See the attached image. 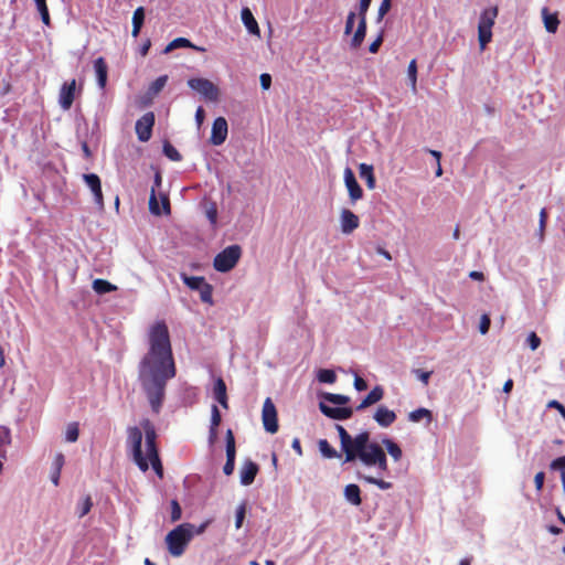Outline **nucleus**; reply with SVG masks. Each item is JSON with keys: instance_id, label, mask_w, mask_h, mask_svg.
Returning a JSON list of instances; mask_svg holds the SVG:
<instances>
[{"instance_id": "f257e3e1", "label": "nucleus", "mask_w": 565, "mask_h": 565, "mask_svg": "<svg viewBox=\"0 0 565 565\" xmlns=\"http://www.w3.org/2000/svg\"><path fill=\"white\" fill-rule=\"evenodd\" d=\"M149 350L138 366V379L150 404L151 411L159 414L166 397L169 380L177 374L170 334L163 321L156 322L149 330Z\"/></svg>"}, {"instance_id": "f03ea898", "label": "nucleus", "mask_w": 565, "mask_h": 565, "mask_svg": "<svg viewBox=\"0 0 565 565\" xmlns=\"http://www.w3.org/2000/svg\"><path fill=\"white\" fill-rule=\"evenodd\" d=\"M341 449L345 455L344 462L359 460L366 468H375L380 473L388 470L384 449L377 443L370 441V433L362 431L352 437L343 426L337 425Z\"/></svg>"}, {"instance_id": "7ed1b4c3", "label": "nucleus", "mask_w": 565, "mask_h": 565, "mask_svg": "<svg viewBox=\"0 0 565 565\" xmlns=\"http://www.w3.org/2000/svg\"><path fill=\"white\" fill-rule=\"evenodd\" d=\"M139 427H129L127 430V444L131 448L132 458L138 468L146 472L149 463L159 478L163 477V467L159 457L156 439L157 431L150 419L145 418Z\"/></svg>"}, {"instance_id": "20e7f679", "label": "nucleus", "mask_w": 565, "mask_h": 565, "mask_svg": "<svg viewBox=\"0 0 565 565\" xmlns=\"http://www.w3.org/2000/svg\"><path fill=\"white\" fill-rule=\"evenodd\" d=\"M193 524L182 523L167 534L166 544L172 556L180 557L185 552L193 537Z\"/></svg>"}, {"instance_id": "39448f33", "label": "nucleus", "mask_w": 565, "mask_h": 565, "mask_svg": "<svg viewBox=\"0 0 565 565\" xmlns=\"http://www.w3.org/2000/svg\"><path fill=\"white\" fill-rule=\"evenodd\" d=\"M241 255L242 248L239 245L227 246L214 257L213 266L220 273H227L236 266Z\"/></svg>"}, {"instance_id": "423d86ee", "label": "nucleus", "mask_w": 565, "mask_h": 565, "mask_svg": "<svg viewBox=\"0 0 565 565\" xmlns=\"http://www.w3.org/2000/svg\"><path fill=\"white\" fill-rule=\"evenodd\" d=\"M498 15V8H490L482 11L478 24V40L481 50H484L487 44L492 39V26L494 25Z\"/></svg>"}, {"instance_id": "0eeeda50", "label": "nucleus", "mask_w": 565, "mask_h": 565, "mask_svg": "<svg viewBox=\"0 0 565 565\" xmlns=\"http://www.w3.org/2000/svg\"><path fill=\"white\" fill-rule=\"evenodd\" d=\"M188 85L193 90L201 94L209 102H217L220 99V89L210 79L190 78Z\"/></svg>"}, {"instance_id": "6e6552de", "label": "nucleus", "mask_w": 565, "mask_h": 565, "mask_svg": "<svg viewBox=\"0 0 565 565\" xmlns=\"http://www.w3.org/2000/svg\"><path fill=\"white\" fill-rule=\"evenodd\" d=\"M263 425L266 431L275 434L278 430L277 409L271 398L267 397L262 411Z\"/></svg>"}, {"instance_id": "1a4fd4ad", "label": "nucleus", "mask_w": 565, "mask_h": 565, "mask_svg": "<svg viewBox=\"0 0 565 565\" xmlns=\"http://www.w3.org/2000/svg\"><path fill=\"white\" fill-rule=\"evenodd\" d=\"M154 125V115L152 111L146 113L136 122V134L138 139L142 142L148 141L152 135V127Z\"/></svg>"}, {"instance_id": "9d476101", "label": "nucleus", "mask_w": 565, "mask_h": 565, "mask_svg": "<svg viewBox=\"0 0 565 565\" xmlns=\"http://www.w3.org/2000/svg\"><path fill=\"white\" fill-rule=\"evenodd\" d=\"M228 134V125L224 117H217L212 125L210 142L213 146H220L225 142Z\"/></svg>"}, {"instance_id": "9b49d317", "label": "nucleus", "mask_w": 565, "mask_h": 565, "mask_svg": "<svg viewBox=\"0 0 565 565\" xmlns=\"http://www.w3.org/2000/svg\"><path fill=\"white\" fill-rule=\"evenodd\" d=\"M76 95V79L65 82L58 94V104L64 110L71 109Z\"/></svg>"}, {"instance_id": "f8f14e48", "label": "nucleus", "mask_w": 565, "mask_h": 565, "mask_svg": "<svg viewBox=\"0 0 565 565\" xmlns=\"http://www.w3.org/2000/svg\"><path fill=\"white\" fill-rule=\"evenodd\" d=\"M83 179L87 186L90 189L94 195V201L99 209H104V198L102 191L100 178L95 173H87L83 175Z\"/></svg>"}, {"instance_id": "ddd939ff", "label": "nucleus", "mask_w": 565, "mask_h": 565, "mask_svg": "<svg viewBox=\"0 0 565 565\" xmlns=\"http://www.w3.org/2000/svg\"><path fill=\"white\" fill-rule=\"evenodd\" d=\"M319 409L324 416L337 420H344L353 415L351 407H331L323 402L319 403Z\"/></svg>"}, {"instance_id": "4468645a", "label": "nucleus", "mask_w": 565, "mask_h": 565, "mask_svg": "<svg viewBox=\"0 0 565 565\" xmlns=\"http://www.w3.org/2000/svg\"><path fill=\"white\" fill-rule=\"evenodd\" d=\"M344 183L349 192L351 201L354 203L363 198V190L358 183L353 171L350 168L344 170Z\"/></svg>"}, {"instance_id": "2eb2a0df", "label": "nucleus", "mask_w": 565, "mask_h": 565, "mask_svg": "<svg viewBox=\"0 0 565 565\" xmlns=\"http://www.w3.org/2000/svg\"><path fill=\"white\" fill-rule=\"evenodd\" d=\"M340 224L343 234H351L360 226V220L352 211L343 209L340 214Z\"/></svg>"}, {"instance_id": "dca6fc26", "label": "nucleus", "mask_w": 565, "mask_h": 565, "mask_svg": "<svg viewBox=\"0 0 565 565\" xmlns=\"http://www.w3.org/2000/svg\"><path fill=\"white\" fill-rule=\"evenodd\" d=\"M373 418L381 427H388L396 420V414L394 411L381 405L374 413Z\"/></svg>"}, {"instance_id": "f3484780", "label": "nucleus", "mask_w": 565, "mask_h": 565, "mask_svg": "<svg viewBox=\"0 0 565 565\" xmlns=\"http://www.w3.org/2000/svg\"><path fill=\"white\" fill-rule=\"evenodd\" d=\"M384 397V388L381 385L374 386L371 392L355 407L356 412L363 411L373 404H376Z\"/></svg>"}, {"instance_id": "a211bd4d", "label": "nucleus", "mask_w": 565, "mask_h": 565, "mask_svg": "<svg viewBox=\"0 0 565 565\" xmlns=\"http://www.w3.org/2000/svg\"><path fill=\"white\" fill-rule=\"evenodd\" d=\"M258 465L252 460H247L244 462L241 469V483L243 486H249L254 482L257 473H258Z\"/></svg>"}, {"instance_id": "6ab92c4d", "label": "nucleus", "mask_w": 565, "mask_h": 565, "mask_svg": "<svg viewBox=\"0 0 565 565\" xmlns=\"http://www.w3.org/2000/svg\"><path fill=\"white\" fill-rule=\"evenodd\" d=\"M214 398L221 404V406L225 409L228 408V397L226 391V384L222 377H217L214 382L213 387Z\"/></svg>"}, {"instance_id": "aec40b11", "label": "nucleus", "mask_w": 565, "mask_h": 565, "mask_svg": "<svg viewBox=\"0 0 565 565\" xmlns=\"http://www.w3.org/2000/svg\"><path fill=\"white\" fill-rule=\"evenodd\" d=\"M359 17V24L358 28L351 39V47L352 49H359L366 35V15H358Z\"/></svg>"}, {"instance_id": "412c9836", "label": "nucleus", "mask_w": 565, "mask_h": 565, "mask_svg": "<svg viewBox=\"0 0 565 565\" xmlns=\"http://www.w3.org/2000/svg\"><path fill=\"white\" fill-rule=\"evenodd\" d=\"M241 17H242V21H243L244 25L246 26V29L248 30L249 33H252L254 35L260 34L258 23L255 20L252 11L248 8L242 9Z\"/></svg>"}, {"instance_id": "4be33fe9", "label": "nucleus", "mask_w": 565, "mask_h": 565, "mask_svg": "<svg viewBox=\"0 0 565 565\" xmlns=\"http://www.w3.org/2000/svg\"><path fill=\"white\" fill-rule=\"evenodd\" d=\"M180 47H189V49H193L198 52H205V49L202 47V46H196L195 44H193L191 41H189L188 39L185 38H177L174 40H172L164 49V53H170L172 52L173 50L175 49H180Z\"/></svg>"}, {"instance_id": "5701e85b", "label": "nucleus", "mask_w": 565, "mask_h": 565, "mask_svg": "<svg viewBox=\"0 0 565 565\" xmlns=\"http://www.w3.org/2000/svg\"><path fill=\"white\" fill-rule=\"evenodd\" d=\"M94 67L97 76L98 86L103 89L107 83L108 67L104 57H98L94 62Z\"/></svg>"}, {"instance_id": "b1692460", "label": "nucleus", "mask_w": 565, "mask_h": 565, "mask_svg": "<svg viewBox=\"0 0 565 565\" xmlns=\"http://www.w3.org/2000/svg\"><path fill=\"white\" fill-rule=\"evenodd\" d=\"M344 498L351 504L359 507L362 503L360 487L354 483L345 486Z\"/></svg>"}, {"instance_id": "393cba45", "label": "nucleus", "mask_w": 565, "mask_h": 565, "mask_svg": "<svg viewBox=\"0 0 565 565\" xmlns=\"http://www.w3.org/2000/svg\"><path fill=\"white\" fill-rule=\"evenodd\" d=\"M161 185V174L160 172H157L154 174V185L151 189L150 198H149V210L154 215H160L161 210L159 207L157 195H156V188H159Z\"/></svg>"}, {"instance_id": "a878e982", "label": "nucleus", "mask_w": 565, "mask_h": 565, "mask_svg": "<svg viewBox=\"0 0 565 565\" xmlns=\"http://www.w3.org/2000/svg\"><path fill=\"white\" fill-rule=\"evenodd\" d=\"M360 170V177L365 180L366 186L370 190H373L375 188V177L373 172V167L366 163H361L359 167Z\"/></svg>"}, {"instance_id": "bb28decb", "label": "nucleus", "mask_w": 565, "mask_h": 565, "mask_svg": "<svg viewBox=\"0 0 565 565\" xmlns=\"http://www.w3.org/2000/svg\"><path fill=\"white\" fill-rule=\"evenodd\" d=\"M11 444V430L7 426H0V459L7 458V447Z\"/></svg>"}, {"instance_id": "cd10ccee", "label": "nucleus", "mask_w": 565, "mask_h": 565, "mask_svg": "<svg viewBox=\"0 0 565 565\" xmlns=\"http://www.w3.org/2000/svg\"><path fill=\"white\" fill-rule=\"evenodd\" d=\"M143 22H145V9L142 7H139L135 10L134 15H132L131 34L134 38H137L139 35Z\"/></svg>"}, {"instance_id": "c85d7f7f", "label": "nucleus", "mask_w": 565, "mask_h": 565, "mask_svg": "<svg viewBox=\"0 0 565 565\" xmlns=\"http://www.w3.org/2000/svg\"><path fill=\"white\" fill-rule=\"evenodd\" d=\"M93 290L98 295H104L117 290V286L113 285L108 280L97 278L93 281Z\"/></svg>"}, {"instance_id": "c756f323", "label": "nucleus", "mask_w": 565, "mask_h": 565, "mask_svg": "<svg viewBox=\"0 0 565 565\" xmlns=\"http://www.w3.org/2000/svg\"><path fill=\"white\" fill-rule=\"evenodd\" d=\"M356 477L360 480H364L370 484H374L379 487L381 490H388L393 487L392 482L385 481L381 478H375L372 476L362 475L360 471L356 472Z\"/></svg>"}, {"instance_id": "7c9ffc66", "label": "nucleus", "mask_w": 565, "mask_h": 565, "mask_svg": "<svg viewBox=\"0 0 565 565\" xmlns=\"http://www.w3.org/2000/svg\"><path fill=\"white\" fill-rule=\"evenodd\" d=\"M226 441V460L235 461L236 457V446H235V437L232 429H227L225 435Z\"/></svg>"}, {"instance_id": "2f4dec72", "label": "nucleus", "mask_w": 565, "mask_h": 565, "mask_svg": "<svg viewBox=\"0 0 565 565\" xmlns=\"http://www.w3.org/2000/svg\"><path fill=\"white\" fill-rule=\"evenodd\" d=\"M383 445L385 446L387 452L392 456L395 461L401 460L403 452L401 447L392 439L385 438L383 439Z\"/></svg>"}, {"instance_id": "473e14b6", "label": "nucleus", "mask_w": 565, "mask_h": 565, "mask_svg": "<svg viewBox=\"0 0 565 565\" xmlns=\"http://www.w3.org/2000/svg\"><path fill=\"white\" fill-rule=\"evenodd\" d=\"M544 14V26L547 32L555 33L557 31L559 20L557 18V14H548L547 10H543Z\"/></svg>"}, {"instance_id": "72a5a7b5", "label": "nucleus", "mask_w": 565, "mask_h": 565, "mask_svg": "<svg viewBox=\"0 0 565 565\" xmlns=\"http://www.w3.org/2000/svg\"><path fill=\"white\" fill-rule=\"evenodd\" d=\"M181 278L183 282L192 290H198L206 282L204 277L199 276H186L185 274H182Z\"/></svg>"}, {"instance_id": "f704fd0d", "label": "nucleus", "mask_w": 565, "mask_h": 565, "mask_svg": "<svg viewBox=\"0 0 565 565\" xmlns=\"http://www.w3.org/2000/svg\"><path fill=\"white\" fill-rule=\"evenodd\" d=\"M407 75L409 86L412 90L415 93L417 90V61L415 58H413L408 64Z\"/></svg>"}, {"instance_id": "c9c22d12", "label": "nucleus", "mask_w": 565, "mask_h": 565, "mask_svg": "<svg viewBox=\"0 0 565 565\" xmlns=\"http://www.w3.org/2000/svg\"><path fill=\"white\" fill-rule=\"evenodd\" d=\"M319 450L326 458L332 459L339 457L338 451L328 443L327 439H320L318 443Z\"/></svg>"}, {"instance_id": "e433bc0d", "label": "nucleus", "mask_w": 565, "mask_h": 565, "mask_svg": "<svg viewBox=\"0 0 565 565\" xmlns=\"http://www.w3.org/2000/svg\"><path fill=\"white\" fill-rule=\"evenodd\" d=\"M322 397L334 405H347L350 402V397L342 394L324 393Z\"/></svg>"}, {"instance_id": "4c0bfd02", "label": "nucleus", "mask_w": 565, "mask_h": 565, "mask_svg": "<svg viewBox=\"0 0 565 565\" xmlns=\"http://www.w3.org/2000/svg\"><path fill=\"white\" fill-rule=\"evenodd\" d=\"M423 418H427L428 422L431 420V412L427 408H418L408 414V419L411 422L417 423Z\"/></svg>"}, {"instance_id": "58836bf2", "label": "nucleus", "mask_w": 565, "mask_h": 565, "mask_svg": "<svg viewBox=\"0 0 565 565\" xmlns=\"http://www.w3.org/2000/svg\"><path fill=\"white\" fill-rule=\"evenodd\" d=\"M200 292V299L209 305L213 303V287L209 282H205L201 288L198 289Z\"/></svg>"}, {"instance_id": "ea45409f", "label": "nucleus", "mask_w": 565, "mask_h": 565, "mask_svg": "<svg viewBox=\"0 0 565 565\" xmlns=\"http://www.w3.org/2000/svg\"><path fill=\"white\" fill-rule=\"evenodd\" d=\"M317 377L319 382L327 384H333L337 381V375L334 371L329 369L319 370Z\"/></svg>"}, {"instance_id": "a19ab883", "label": "nucleus", "mask_w": 565, "mask_h": 565, "mask_svg": "<svg viewBox=\"0 0 565 565\" xmlns=\"http://www.w3.org/2000/svg\"><path fill=\"white\" fill-rule=\"evenodd\" d=\"M79 429L77 423H70L66 428L65 439L68 443H75L78 439Z\"/></svg>"}, {"instance_id": "79ce46f5", "label": "nucleus", "mask_w": 565, "mask_h": 565, "mask_svg": "<svg viewBox=\"0 0 565 565\" xmlns=\"http://www.w3.org/2000/svg\"><path fill=\"white\" fill-rule=\"evenodd\" d=\"M163 153L172 161H180L182 159L180 152L169 141L163 143Z\"/></svg>"}, {"instance_id": "37998d69", "label": "nucleus", "mask_w": 565, "mask_h": 565, "mask_svg": "<svg viewBox=\"0 0 565 565\" xmlns=\"http://www.w3.org/2000/svg\"><path fill=\"white\" fill-rule=\"evenodd\" d=\"M168 82V75L159 76L156 81H153L149 87L151 94H159Z\"/></svg>"}, {"instance_id": "c03bdc74", "label": "nucleus", "mask_w": 565, "mask_h": 565, "mask_svg": "<svg viewBox=\"0 0 565 565\" xmlns=\"http://www.w3.org/2000/svg\"><path fill=\"white\" fill-rule=\"evenodd\" d=\"M247 505L246 502H242L235 513V527L241 529L246 516Z\"/></svg>"}, {"instance_id": "a18cd8bd", "label": "nucleus", "mask_w": 565, "mask_h": 565, "mask_svg": "<svg viewBox=\"0 0 565 565\" xmlns=\"http://www.w3.org/2000/svg\"><path fill=\"white\" fill-rule=\"evenodd\" d=\"M92 507H93L92 498L89 495H86L83 499L82 503L78 505V510H77L78 516L83 518L86 514H88Z\"/></svg>"}, {"instance_id": "49530a36", "label": "nucleus", "mask_w": 565, "mask_h": 565, "mask_svg": "<svg viewBox=\"0 0 565 565\" xmlns=\"http://www.w3.org/2000/svg\"><path fill=\"white\" fill-rule=\"evenodd\" d=\"M222 422V416L218 407L216 405H212L211 407V424L210 427H217Z\"/></svg>"}, {"instance_id": "de8ad7c7", "label": "nucleus", "mask_w": 565, "mask_h": 565, "mask_svg": "<svg viewBox=\"0 0 565 565\" xmlns=\"http://www.w3.org/2000/svg\"><path fill=\"white\" fill-rule=\"evenodd\" d=\"M413 373L416 375V377L424 384L428 385L429 379L433 374V371H424L422 369H414Z\"/></svg>"}, {"instance_id": "09e8293b", "label": "nucleus", "mask_w": 565, "mask_h": 565, "mask_svg": "<svg viewBox=\"0 0 565 565\" xmlns=\"http://www.w3.org/2000/svg\"><path fill=\"white\" fill-rule=\"evenodd\" d=\"M182 516V510L177 500L171 501V521L177 522Z\"/></svg>"}, {"instance_id": "8fccbe9b", "label": "nucleus", "mask_w": 565, "mask_h": 565, "mask_svg": "<svg viewBox=\"0 0 565 565\" xmlns=\"http://www.w3.org/2000/svg\"><path fill=\"white\" fill-rule=\"evenodd\" d=\"M355 18H356V13L355 12H353V11L349 12V14L347 17V21H345V26H344V33L347 35L352 33L353 26H354V22H355Z\"/></svg>"}, {"instance_id": "3c124183", "label": "nucleus", "mask_w": 565, "mask_h": 565, "mask_svg": "<svg viewBox=\"0 0 565 565\" xmlns=\"http://www.w3.org/2000/svg\"><path fill=\"white\" fill-rule=\"evenodd\" d=\"M491 320L489 315L483 313L480 319L479 331L481 334H486L489 331Z\"/></svg>"}, {"instance_id": "603ef678", "label": "nucleus", "mask_w": 565, "mask_h": 565, "mask_svg": "<svg viewBox=\"0 0 565 565\" xmlns=\"http://www.w3.org/2000/svg\"><path fill=\"white\" fill-rule=\"evenodd\" d=\"M384 40V32L382 31L379 36L370 44L369 51L373 54L377 53L380 50V46L382 45Z\"/></svg>"}, {"instance_id": "864d4df0", "label": "nucleus", "mask_w": 565, "mask_h": 565, "mask_svg": "<svg viewBox=\"0 0 565 565\" xmlns=\"http://www.w3.org/2000/svg\"><path fill=\"white\" fill-rule=\"evenodd\" d=\"M391 9V0H383L379 7L377 20L381 21Z\"/></svg>"}, {"instance_id": "5fc2aeb1", "label": "nucleus", "mask_w": 565, "mask_h": 565, "mask_svg": "<svg viewBox=\"0 0 565 565\" xmlns=\"http://www.w3.org/2000/svg\"><path fill=\"white\" fill-rule=\"evenodd\" d=\"M527 343L531 350H536L541 344V339L537 337L535 332H531L527 337Z\"/></svg>"}, {"instance_id": "6e6d98bb", "label": "nucleus", "mask_w": 565, "mask_h": 565, "mask_svg": "<svg viewBox=\"0 0 565 565\" xmlns=\"http://www.w3.org/2000/svg\"><path fill=\"white\" fill-rule=\"evenodd\" d=\"M353 385L354 388L359 392L365 391L367 388L366 381L359 375H355Z\"/></svg>"}, {"instance_id": "4d7b16f0", "label": "nucleus", "mask_w": 565, "mask_h": 565, "mask_svg": "<svg viewBox=\"0 0 565 565\" xmlns=\"http://www.w3.org/2000/svg\"><path fill=\"white\" fill-rule=\"evenodd\" d=\"M547 407L555 408L556 411L559 412L562 417L565 418V406L563 404H561L558 401L553 399V401L548 402Z\"/></svg>"}, {"instance_id": "13d9d810", "label": "nucleus", "mask_w": 565, "mask_h": 565, "mask_svg": "<svg viewBox=\"0 0 565 565\" xmlns=\"http://www.w3.org/2000/svg\"><path fill=\"white\" fill-rule=\"evenodd\" d=\"M260 86L263 89L267 90L270 88L271 85V76L267 73H264L259 77Z\"/></svg>"}, {"instance_id": "bf43d9fd", "label": "nucleus", "mask_w": 565, "mask_h": 565, "mask_svg": "<svg viewBox=\"0 0 565 565\" xmlns=\"http://www.w3.org/2000/svg\"><path fill=\"white\" fill-rule=\"evenodd\" d=\"M545 473L540 471L534 477V484L537 491H541L544 484Z\"/></svg>"}, {"instance_id": "052dcab7", "label": "nucleus", "mask_w": 565, "mask_h": 565, "mask_svg": "<svg viewBox=\"0 0 565 565\" xmlns=\"http://www.w3.org/2000/svg\"><path fill=\"white\" fill-rule=\"evenodd\" d=\"M551 468L554 470H565V456L558 457L551 462Z\"/></svg>"}, {"instance_id": "680f3d73", "label": "nucleus", "mask_w": 565, "mask_h": 565, "mask_svg": "<svg viewBox=\"0 0 565 565\" xmlns=\"http://www.w3.org/2000/svg\"><path fill=\"white\" fill-rule=\"evenodd\" d=\"M65 459L63 454H56L54 461H53V469L62 470L64 466Z\"/></svg>"}, {"instance_id": "e2e57ef3", "label": "nucleus", "mask_w": 565, "mask_h": 565, "mask_svg": "<svg viewBox=\"0 0 565 565\" xmlns=\"http://www.w3.org/2000/svg\"><path fill=\"white\" fill-rule=\"evenodd\" d=\"M372 0H360L358 15H366Z\"/></svg>"}, {"instance_id": "0e129e2a", "label": "nucleus", "mask_w": 565, "mask_h": 565, "mask_svg": "<svg viewBox=\"0 0 565 565\" xmlns=\"http://www.w3.org/2000/svg\"><path fill=\"white\" fill-rule=\"evenodd\" d=\"M546 221H547V212H546L545 209H542L541 212H540V232H541V235H543V232L545 230Z\"/></svg>"}, {"instance_id": "69168bd1", "label": "nucleus", "mask_w": 565, "mask_h": 565, "mask_svg": "<svg viewBox=\"0 0 565 565\" xmlns=\"http://www.w3.org/2000/svg\"><path fill=\"white\" fill-rule=\"evenodd\" d=\"M38 10L41 14L42 22L45 25H50V13L47 7L39 8Z\"/></svg>"}, {"instance_id": "338daca9", "label": "nucleus", "mask_w": 565, "mask_h": 565, "mask_svg": "<svg viewBox=\"0 0 565 565\" xmlns=\"http://www.w3.org/2000/svg\"><path fill=\"white\" fill-rule=\"evenodd\" d=\"M235 469V461L226 460L223 471L226 476H231Z\"/></svg>"}, {"instance_id": "774afa93", "label": "nucleus", "mask_w": 565, "mask_h": 565, "mask_svg": "<svg viewBox=\"0 0 565 565\" xmlns=\"http://www.w3.org/2000/svg\"><path fill=\"white\" fill-rule=\"evenodd\" d=\"M217 439V427H210L209 429V443L211 445L215 444Z\"/></svg>"}]
</instances>
